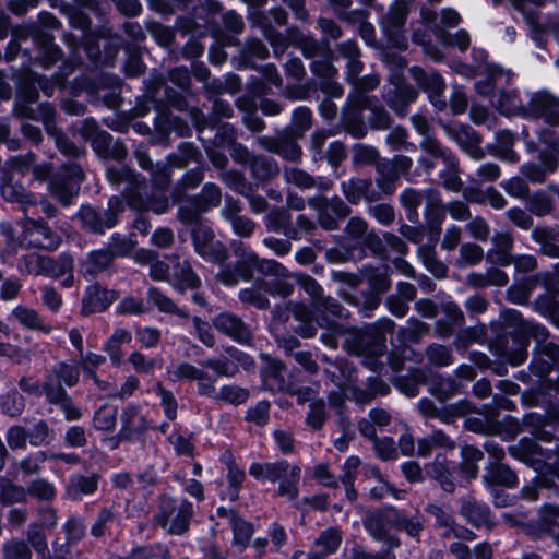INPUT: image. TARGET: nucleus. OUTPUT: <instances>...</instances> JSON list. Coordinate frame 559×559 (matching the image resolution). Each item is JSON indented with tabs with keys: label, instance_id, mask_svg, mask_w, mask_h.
Masks as SVG:
<instances>
[{
	"label": "nucleus",
	"instance_id": "obj_1",
	"mask_svg": "<svg viewBox=\"0 0 559 559\" xmlns=\"http://www.w3.org/2000/svg\"><path fill=\"white\" fill-rule=\"evenodd\" d=\"M204 259L226 265L217 275L226 285L237 284V278L250 281L253 270L266 276H274L270 281H261L264 292L273 296L288 297L293 294V284L286 281L290 276L288 270L274 260H259L257 254L246 252L243 247H195Z\"/></svg>",
	"mask_w": 559,
	"mask_h": 559
},
{
	"label": "nucleus",
	"instance_id": "obj_2",
	"mask_svg": "<svg viewBox=\"0 0 559 559\" xmlns=\"http://www.w3.org/2000/svg\"><path fill=\"white\" fill-rule=\"evenodd\" d=\"M60 27L61 22L56 15L45 10L37 14L36 21L15 25L5 47V60L13 61L21 53L31 64L50 69L63 57L53 35Z\"/></svg>",
	"mask_w": 559,
	"mask_h": 559
},
{
	"label": "nucleus",
	"instance_id": "obj_3",
	"mask_svg": "<svg viewBox=\"0 0 559 559\" xmlns=\"http://www.w3.org/2000/svg\"><path fill=\"white\" fill-rule=\"evenodd\" d=\"M117 254L122 257H133L140 264L151 265V277L154 281H170L173 286L183 293L187 288H195L199 285V278L193 273L189 262L179 261L178 255H164L159 260V254L151 249L136 247H119Z\"/></svg>",
	"mask_w": 559,
	"mask_h": 559
},
{
	"label": "nucleus",
	"instance_id": "obj_4",
	"mask_svg": "<svg viewBox=\"0 0 559 559\" xmlns=\"http://www.w3.org/2000/svg\"><path fill=\"white\" fill-rule=\"evenodd\" d=\"M79 379V367L63 361L53 365L45 374L46 402L58 406L68 421L79 420L83 416L82 409L66 390V386H75Z\"/></svg>",
	"mask_w": 559,
	"mask_h": 559
},
{
	"label": "nucleus",
	"instance_id": "obj_5",
	"mask_svg": "<svg viewBox=\"0 0 559 559\" xmlns=\"http://www.w3.org/2000/svg\"><path fill=\"white\" fill-rule=\"evenodd\" d=\"M224 10L218 0H199L187 16H179L176 26L185 35L205 37L221 33L219 16Z\"/></svg>",
	"mask_w": 559,
	"mask_h": 559
},
{
	"label": "nucleus",
	"instance_id": "obj_6",
	"mask_svg": "<svg viewBox=\"0 0 559 559\" xmlns=\"http://www.w3.org/2000/svg\"><path fill=\"white\" fill-rule=\"evenodd\" d=\"M249 474L257 480L280 481L277 493L289 501L298 498V484L301 469L298 465H290L287 461L253 463L249 467Z\"/></svg>",
	"mask_w": 559,
	"mask_h": 559
},
{
	"label": "nucleus",
	"instance_id": "obj_7",
	"mask_svg": "<svg viewBox=\"0 0 559 559\" xmlns=\"http://www.w3.org/2000/svg\"><path fill=\"white\" fill-rule=\"evenodd\" d=\"M504 322L508 326L515 329L523 336H531L535 340L536 355L547 357L551 364L559 361V345L548 341V330L538 323L525 320L516 310H506L503 314Z\"/></svg>",
	"mask_w": 559,
	"mask_h": 559
},
{
	"label": "nucleus",
	"instance_id": "obj_8",
	"mask_svg": "<svg viewBox=\"0 0 559 559\" xmlns=\"http://www.w3.org/2000/svg\"><path fill=\"white\" fill-rule=\"evenodd\" d=\"M192 516L193 506L190 501L186 499L177 501L170 496L163 495L155 521L169 534L182 535L189 530Z\"/></svg>",
	"mask_w": 559,
	"mask_h": 559
},
{
	"label": "nucleus",
	"instance_id": "obj_9",
	"mask_svg": "<svg viewBox=\"0 0 559 559\" xmlns=\"http://www.w3.org/2000/svg\"><path fill=\"white\" fill-rule=\"evenodd\" d=\"M165 85L163 78L157 79L147 85L146 97L147 100L153 103L156 116L153 124L156 134L160 140L169 138L173 131H179V126H183L188 129V123L179 116H174L170 108L164 103V100L157 99L156 94L162 86Z\"/></svg>",
	"mask_w": 559,
	"mask_h": 559
},
{
	"label": "nucleus",
	"instance_id": "obj_10",
	"mask_svg": "<svg viewBox=\"0 0 559 559\" xmlns=\"http://www.w3.org/2000/svg\"><path fill=\"white\" fill-rule=\"evenodd\" d=\"M47 79L33 71L21 73L15 82L14 111L17 116L31 112L29 105L39 99V88L45 93Z\"/></svg>",
	"mask_w": 559,
	"mask_h": 559
},
{
	"label": "nucleus",
	"instance_id": "obj_11",
	"mask_svg": "<svg viewBox=\"0 0 559 559\" xmlns=\"http://www.w3.org/2000/svg\"><path fill=\"white\" fill-rule=\"evenodd\" d=\"M524 119H544L550 127H559V98L546 90L535 92L524 108Z\"/></svg>",
	"mask_w": 559,
	"mask_h": 559
},
{
	"label": "nucleus",
	"instance_id": "obj_12",
	"mask_svg": "<svg viewBox=\"0 0 559 559\" xmlns=\"http://www.w3.org/2000/svg\"><path fill=\"white\" fill-rule=\"evenodd\" d=\"M25 266L27 272L35 276L45 275L58 278L73 271V259L68 254H61L58 260H55L34 253L25 257Z\"/></svg>",
	"mask_w": 559,
	"mask_h": 559
},
{
	"label": "nucleus",
	"instance_id": "obj_13",
	"mask_svg": "<svg viewBox=\"0 0 559 559\" xmlns=\"http://www.w3.org/2000/svg\"><path fill=\"white\" fill-rule=\"evenodd\" d=\"M385 336L376 335L366 326L364 330H353L345 340L344 348L356 356L383 355L386 350Z\"/></svg>",
	"mask_w": 559,
	"mask_h": 559
},
{
	"label": "nucleus",
	"instance_id": "obj_14",
	"mask_svg": "<svg viewBox=\"0 0 559 559\" xmlns=\"http://www.w3.org/2000/svg\"><path fill=\"white\" fill-rule=\"evenodd\" d=\"M261 358L264 365L261 368V378L263 386L271 392H286L292 395L297 394V389L287 380V370L285 365L278 360L262 354Z\"/></svg>",
	"mask_w": 559,
	"mask_h": 559
},
{
	"label": "nucleus",
	"instance_id": "obj_15",
	"mask_svg": "<svg viewBox=\"0 0 559 559\" xmlns=\"http://www.w3.org/2000/svg\"><path fill=\"white\" fill-rule=\"evenodd\" d=\"M521 338L511 335H500L491 343L492 353L507 362L518 366L525 361L527 357L526 336L521 334Z\"/></svg>",
	"mask_w": 559,
	"mask_h": 559
},
{
	"label": "nucleus",
	"instance_id": "obj_16",
	"mask_svg": "<svg viewBox=\"0 0 559 559\" xmlns=\"http://www.w3.org/2000/svg\"><path fill=\"white\" fill-rule=\"evenodd\" d=\"M168 376L171 381L178 380H195L198 381V392L204 396H214L215 380L204 371L188 362H180L168 370Z\"/></svg>",
	"mask_w": 559,
	"mask_h": 559
},
{
	"label": "nucleus",
	"instance_id": "obj_17",
	"mask_svg": "<svg viewBox=\"0 0 559 559\" xmlns=\"http://www.w3.org/2000/svg\"><path fill=\"white\" fill-rule=\"evenodd\" d=\"M213 323L217 331L240 344L250 345L253 341L251 329L236 314L223 312L214 319Z\"/></svg>",
	"mask_w": 559,
	"mask_h": 559
},
{
	"label": "nucleus",
	"instance_id": "obj_18",
	"mask_svg": "<svg viewBox=\"0 0 559 559\" xmlns=\"http://www.w3.org/2000/svg\"><path fill=\"white\" fill-rule=\"evenodd\" d=\"M460 513L473 526L487 531L493 530L496 522L492 519L489 508L473 496L461 498Z\"/></svg>",
	"mask_w": 559,
	"mask_h": 559
},
{
	"label": "nucleus",
	"instance_id": "obj_19",
	"mask_svg": "<svg viewBox=\"0 0 559 559\" xmlns=\"http://www.w3.org/2000/svg\"><path fill=\"white\" fill-rule=\"evenodd\" d=\"M13 174L4 170L0 176V193L1 197L10 203L20 204L24 211L27 206L37 205V198L34 193L26 191L24 186L19 181H14Z\"/></svg>",
	"mask_w": 559,
	"mask_h": 559
},
{
	"label": "nucleus",
	"instance_id": "obj_20",
	"mask_svg": "<svg viewBox=\"0 0 559 559\" xmlns=\"http://www.w3.org/2000/svg\"><path fill=\"white\" fill-rule=\"evenodd\" d=\"M392 83L394 90L389 93L386 104L395 114L402 116L407 107L418 99L419 92L406 81L403 74L397 75Z\"/></svg>",
	"mask_w": 559,
	"mask_h": 559
},
{
	"label": "nucleus",
	"instance_id": "obj_21",
	"mask_svg": "<svg viewBox=\"0 0 559 559\" xmlns=\"http://www.w3.org/2000/svg\"><path fill=\"white\" fill-rule=\"evenodd\" d=\"M150 424L136 406H128L121 414V429L119 440H138L148 430Z\"/></svg>",
	"mask_w": 559,
	"mask_h": 559
},
{
	"label": "nucleus",
	"instance_id": "obj_22",
	"mask_svg": "<svg viewBox=\"0 0 559 559\" xmlns=\"http://www.w3.org/2000/svg\"><path fill=\"white\" fill-rule=\"evenodd\" d=\"M118 296L116 290L102 288L99 284L90 285L82 299L81 313L90 316L95 312H103L118 299Z\"/></svg>",
	"mask_w": 559,
	"mask_h": 559
},
{
	"label": "nucleus",
	"instance_id": "obj_23",
	"mask_svg": "<svg viewBox=\"0 0 559 559\" xmlns=\"http://www.w3.org/2000/svg\"><path fill=\"white\" fill-rule=\"evenodd\" d=\"M24 239L13 245H43V240H49V245H61L62 240L57 236L44 218H27L23 226ZM7 245H10L7 242Z\"/></svg>",
	"mask_w": 559,
	"mask_h": 559
},
{
	"label": "nucleus",
	"instance_id": "obj_24",
	"mask_svg": "<svg viewBox=\"0 0 559 559\" xmlns=\"http://www.w3.org/2000/svg\"><path fill=\"white\" fill-rule=\"evenodd\" d=\"M538 141L546 145L538 154L539 165L546 174H554L559 166V135L549 128H542L538 132Z\"/></svg>",
	"mask_w": 559,
	"mask_h": 559
},
{
	"label": "nucleus",
	"instance_id": "obj_25",
	"mask_svg": "<svg viewBox=\"0 0 559 559\" xmlns=\"http://www.w3.org/2000/svg\"><path fill=\"white\" fill-rule=\"evenodd\" d=\"M442 127L448 135L457 142L463 150L469 152L475 159H481L484 157V153L479 147L481 136L471 126L461 123L456 129L445 123L442 124Z\"/></svg>",
	"mask_w": 559,
	"mask_h": 559
},
{
	"label": "nucleus",
	"instance_id": "obj_26",
	"mask_svg": "<svg viewBox=\"0 0 559 559\" xmlns=\"http://www.w3.org/2000/svg\"><path fill=\"white\" fill-rule=\"evenodd\" d=\"M317 230V224L305 214H299L296 218V225H290L288 231H286V239H276L273 237H266L263 239V245H290L289 240L298 241L302 237H309L310 245H322L319 239H312Z\"/></svg>",
	"mask_w": 559,
	"mask_h": 559
},
{
	"label": "nucleus",
	"instance_id": "obj_27",
	"mask_svg": "<svg viewBox=\"0 0 559 559\" xmlns=\"http://www.w3.org/2000/svg\"><path fill=\"white\" fill-rule=\"evenodd\" d=\"M350 396L356 404L365 405L371 403L379 396H385L391 392L390 385L380 377L367 378L362 385H354L349 389Z\"/></svg>",
	"mask_w": 559,
	"mask_h": 559
},
{
	"label": "nucleus",
	"instance_id": "obj_28",
	"mask_svg": "<svg viewBox=\"0 0 559 559\" xmlns=\"http://www.w3.org/2000/svg\"><path fill=\"white\" fill-rule=\"evenodd\" d=\"M392 506H386L376 511H367L364 519L362 525L369 535L376 539L384 538L389 532V527L392 528Z\"/></svg>",
	"mask_w": 559,
	"mask_h": 559
},
{
	"label": "nucleus",
	"instance_id": "obj_29",
	"mask_svg": "<svg viewBox=\"0 0 559 559\" xmlns=\"http://www.w3.org/2000/svg\"><path fill=\"white\" fill-rule=\"evenodd\" d=\"M99 478L98 474L90 476L72 475L64 487V498L71 501H79L84 496L93 495L98 489Z\"/></svg>",
	"mask_w": 559,
	"mask_h": 559
},
{
	"label": "nucleus",
	"instance_id": "obj_30",
	"mask_svg": "<svg viewBox=\"0 0 559 559\" xmlns=\"http://www.w3.org/2000/svg\"><path fill=\"white\" fill-rule=\"evenodd\" d=\"M392 528L405 532L409 537L419 540L425 528V518L419 510L413 515H408L405 511L392 507Z\"/></svg>",
	"mask_w": 559,
	"mask_h": 559
},
{
	"label": "nucleus",
	"instance_id": "obj_31",
	"mask_svg": "<svg viewBox=\"0 0 559 559\" xmlns=\"http://www.w3.org/2000/svg\"><path fill=\"white\" fill-rule=\"evenodd\" d=\"M455 448L456 441L451 436L442 429H433L428 436L418 439L417 455L427 457L433 450L453 451Z\"/></svg>",
	"mask_w": 559,
	"mask_h": 559
},
{
	"label": "nucleus",
	"instance_id": "obj_32",
	"mask_svg": "<svg viewBox=\"0 0 559 559\" xmlns=\"http://www.w3.org/2000/svg\"><path fill=\"white\" fill-rule=\"evenodd\" d=\"M204 179L203 169L195 167L187 170L181 178L174 185L170 198L174 204H180L185 199L192 195L187 193L188 190L195 189Z\"/></svg>",
	"mask_w": 559,
	"mask_h": 559
},
{
	"label": "nucleus",
	"instance_id": "obj_33",
	"mask_svg": "<svg viewBox=\"0 0 559 559\" xmlns=\"http://www.w3.org/2000/svg\"><path fill=\"white\" fill-rule=\"evenodd\" d=\"M495 107L497 111L504 117L523 118L524 116L525 106L522 104L520 92L516 88H501Z\"/></svg>",
	"mask_w": 559,
	"mask_h": 559
},
{
	"label": "nucleus",
	"instance_id": "obj_34",
	"mask_svg": "<svg viewBox=\"0 0 559 559\" xmlns=\"http://www.w3.org/2000/svg\"><path fill=\"white\" fill-rule=\"evenodd\" d=\"M408 73L415 81L418 88L426 94L432 92L433 90L447 88L444 78L437 70L427 72L420 66H412L408 69Z\"/></svg>",
	"mask_w": 559,
	"mask_h": 559
},
{
	"label": "nucleus",
	"instance_id": "obj_35",
	"mask_svg": "<svg viewBox=\"0 0 559 559\" xmlns=\"http://www.w3.org/2000/svg\"><path fill=\"white\" fill-rule=\"evenodd\" d=\"M488 486H502L512 488L518 484L516 474L506 464L490 463L483 476Z\"/></svg>",
	"mask_w": 559,
	"mask_h": 559
},
{
	"label": "nucleus",
	"instance_id": "obj_36",
	"mask_svg": "<svg viewBox=\"0 0 559 559\" xmlns=\"http://www.w3.org/2000/svg\"><path fill=\"white\" fill-rule=\"evenodd\" d=\"M120 514L116 507H103L99 509L96 520L91 527V534L95 538L110 534L111 531L120 526Z\"/></svg>",
	"mask_w": 559,
	"mask_h": 559
},
{
	"label": "nucleus",
	"instance_id": "obj_37",
	"mask_svg": "<svg viewBox=\"0 0 559 559\" xmlns=\"http://www.w3.org/2000/svg\"><path fill=\"white\" fill-rule=\"evenodd\" d=\"M424 216L426 223L423 225V228L428 238V242L426 245H439L442 224L445 219V206L425 207Z\"/></svg>",
	"mask_w": 559,
	"mask_h": 559
},
{
	"label": "nucleus",
	"instance_id": "obj_38",
	"mask_svg": "<svg viewBox=\"0 0 559 559\" xmlns=\"http://www.w3.org/2000/svg\"><path fill=\"white\" fill-rule=\"evenodd\" d=\"M11 316L21 325L28 330L39 331L45 334H49L51 332V326L45 323L35 309L19 305L12 310Z\"/></svg>",
	"mask_w": 559,
	"mask_h": 559
},
{
	"label": "nucleus",
	"instance_id": "obj_39",
	"mask_svg": "<svg viewBox=\"0 0 559 559\" xmlns=\"http://www.w3.org/2000/svg\"><path fill=\"white\" fill-rule=\"evenodd\" d=\"M426 473L430 478L438 481L445 492L453 493L455 491L454 477L445 459L440 460L438 455L432 463L426 466Z\"/></svg>",
	"mask_w": 559,
	"mask_h": 559
},
{
	"label": "nucleus",
	"instance_id": "obj_40",
	"mask_svg": "<svg viewBox=\"0 0 559 559\" xmlns=\"http://www.w3.org/2000/svg\"><path fill=\"white\" fill-rule=\"evenodd\" d=\"M343 540V533L338 527H328L322 531L314 540L318 550L313 551L325 559L328 556L336 552Z\"/></svg>",
	"mask_w": 559,
	"mask_h": 559
},
{
	"label": "nucleus",
	"instance_id": "obj_41",
	"mask_svg": "<svg viewBox=\"0 0 559 559\" xmlns=\"http://www.w3.org/2000/svg\"><path fill=\"white\" fill-rule=\"evenodd\" d=\"M460 390V383L453 377L435 374L429 382V392L438 401L445 402L453 397Z\"/></svg>",
	"mask_w": 559,
	"mask_h": 559
},
{
	"label": "nucleus",
	"instance_id": "obj_42",
	"mask_svg": "<svg viewBox=\"0 0 559 559\" xmlns=\"http://www.w3.org/2000/svg\"><path fill=\"white\" fill-rule=\"evenodd\" d=\"M132 334L127 329H116L104 345V350L108 354L114 365H120L123 358L122 346L132 342Z\"/></svg>",
	"mask_w": 559,
	"mask_h": 559
},
{
	"label": "nucleus",
	"instance_id": "obj_43",
	"mask_svg": "<svg viewBox=\"0 0 559 559\" xmlns=\"http://www.w3.org/2000/svg\"><path fill=\"white\" fill-rule=\"evenodd\" d=\"M249 167L252 177L261 182L273 179L280 173L277 162L273 157L266 155H254Z\"/></svg>",
	"mask_w": 559,
	"mask_h": 559
},
{
	"label": "nucleus",
	"instance_id": "obj_44",
	"mask_svg": "<svg viewBox=\"0 0 559 559\" xmlns=\"http://www.w3.org/2000/svg\"><path fill=\"white\" fill-rule=\"evenodd\" d=\"M480 74H485L486 78L475 82V92L483 97L493 96L497 88V79L504 74V69L500 64H486Z\"/></svg>",
	"mask_w": 559,
	"mask_h": 559
},
{
	"label": "nucleus",
	"instance_id": "obj_45",
	"mask_svg": "<svg viewBox=\"0 0 559 559\" xmlns=\"http://www.w3.org/2000/svg\"><path fill=\"white\" fill-rule=\"evenodd\" d=\"M429 324L416 319L411 318L407 320L406 326L397 331V338L403 345L418 344L421 338L429 334Z\"/></svg>",
	"mask_w": 559,
	"mask_h": 559
},
{
	"label": "nucleus",
	"instance_id": "obj_46",
	"mask_svg": "<svg viewBox=\"0 0 559 559\" xmlns=\"http://www.w3.org/2000/svg\"><path fill=\"white\" fill-rule=\"evenodd\" d=\"M27 502L26 488L0 477V504L14 506Z\"/></svg>",
	"mask_w": 559,
	"mask_h": 559
},
{
	"label": "nucleus",
	"instance_id": "obj_47",
	"mask_svg": "<svg viewBox=\"0 0 559 559\" xmlns=\"http://www.w3.org/2000/svg\"><path fill=\"white\" fill-rule=\"evenodd\" d=\"M264 224L267 231L283 234L286 237V231L292 225V214L286 207H274L265 215Z\"/></svg>",
	"mask_w": 559,
	"mask_h": 559
},
{
	"label": "nucleus",
	"instance_id": "obj_48",
	"mask_svg": "<svg viewBox=\"0 0 559 559\" xmlns=\"http://www.w3.org/2000/svg\"><path fill=\"white\" fill-rule=\"evenodd\" d=\"M84 126L88 132L93 133L91 140L92 148L96 154L104 157L112 144V135L108 131L100 129L93 118L86 119Z\"/></svg>",
	"mask_w": 559,
	"mask_h": 559
},
{
	"label": "nucleus",
	"instance_id": "obj_49",
	"mask_svg": "<svg viewBox=\"0 0 559 559\" xmlns=\"http://www.w3.org/2000/svg\"><path fill=\"white\" fill-rule=\"evenodd\" d=\"M190 199L195 201L203 212L206 213L221 204L222 191L216 183L206 182L203 185L201 192L193 194Z\"/></svg>",
	"mask_w": 559,
	"mask_h": 559
},
{
	"label": "nucleus",
	"instance_id": "obj_50",
	"mask_svg": "<svg viewBox=\"0 0 559 559\" xmlns=\"http://www.w3.org/2000/svg\"><path fill=\"white\" fill-rule=\"evenodd\" d=\"M509 453L520 461L533 464L539 460L538 456L542 455V448L535 440L524 438L518 444L510 447Z\"/></svg>",
	"mask_w": 559,
	"mask_h": 559
},
{
	"label": "nucleus",
	"instance_id": "obj_51",
	"mask_svg": "<svg viewBox=\"0 0 559 559\" xmlns=\"http://www.w3.org/2000/svg\"><path fill=\"white\" fill-rule=\"evenodd\" d=\"M44 527L31 523L26 530V543L35 550L39 559H49V548Z\"/></svg>",
	"mask_w": 559,
	"mask_h": 559
},
{
	"label": "nucleus",
	"instance_id": "obj_52",
	"mask_svg": "<svg viewBox=\"0 0 559 559\" xmlns=\"http://www.w3.org/2000/svg\"><path fill=\"white\" fill-rule=\"evenodd\" d=\"M147 297L148 300L153 302L160 312L175 314L183 319L189 318V313L185 309L179 308L169 297L163 294L158 288H148Z\"/></svg>",
	"mask_w": 559,
	"mask_h": 559
},
{
	"label": "nucleus",
	"instance_id": "obj_53",
	"mask_svg": "<svg viewBox=\"0 0 559 559\" xmlns=\"http://www.w3.org/2000/svg\"><path fill=\"white\" fill-rule=\"evenodd\" d=\"M221 143L228 147L229 155L236 164L250 165L252 157H254L249 148L238 142L231 134H221Z\"/></svg>",
	"mask_w": 559,
	"mask_h": 559
},
{
	"label": "nucleus",
	"instance_id": "obj_54",
	"mask_svg": "<svg viewBox=\"0 0 559 559\" xmlns=\"http://www.w3.org/2000/svg\"><path fill=\"white\" fill-rule=\"evenodd\" d=\"M27 497L39 502H51L57 497V489L53 484L45 478H36L28 483L26 487Z\"/></svg>",
	"mask_w": 559,
	"mask_h": 559
},
{
	"label": "nucleus",
	"instance_id": "obj_55",
	"mask_svg": "<svg viewBox=\"0 0 559 559\" xmlns=\"http://www.w3.org/2000/svg\"><path fill=\"white\" fill-rule=\"evenodd\" d=\"M425 354L428 362L438 368L448 367L454 362L452 349L439 343L429 344Z\"/></svg>",
	"mask_w": 559,
	"mask_h": 559
},
{
	"label": "nucleus",
	"instance_id": "obj_56",
	"mask_svg": "<svg viewBox=\"0 0 559 559\" xmlns=\"http://www.w3.org/2000/svg\"><path fill=\"white\" fill-rule=\"evenodd\" d=\"M534 310L547 317L555 325L559 326V301L551 293L540 295L534 301Z\"/></svg>",
	"mask_w": 559,
	"mask_h": 559
},
{
	"label": "nucleus",
	"instance_id": "obj_57",
	"mask_svg": "<svg viewBox=\"0 0 559 559\" xmlns=\"http://www.w3.org/2000/svg\"><path fill=\"white\" fill-rule=\"evenodd\" d=\"M373 103H377L376 96H370L365 91H355L349 93L346 99L347 107L344 115H362L365 110H369Z\"/></svg>",
	"mask_w": 559,
	"mask_h": 559
},
{
	"label": "nucleus",
	"instance_id": "obj_58",
	"mask_svg": "<svg viewBox=\"0 0 559 559\" xmlns=\"http://www.w3.org/2000/svg\"><path fill=\"white\" fill-rule=\"evenodd\" d=\"M328 402L337 416L338 426L344 432H346L350 428V419L344 393L341 390L330 392L328 395Z\"/></svg>",
	"mask_w": 559,
	"mask_h": 559
},
{
	"label": "nucleus",
	"instance_id": "obj_59",
	"mask_svg": "<svg viewBox=\"0 0 559 559\" xmlns=\"http://www.w3.org/2000/svg\"><path fill=\"white\" fill-rule=\"evenodd\" d=\"M264 288L261 282H259L257 285L241 289L239 292V300L242 304L250 305L255 307L257 309H267L270 307V301L267 297L265 296Z\"/></svg>",
	"mask_w": 559,
	"mask_h": 559
},
{
	"label": "nucleus",
	"instance_id": "obj_60",
	"mask_svg": "<svg viewBox=\"0 0 559 559\" xmlns=\"http://www.w3.org/2000/svg\"><path fill=\"white\" fill-rule=\"evenodd\" d=\"M49 190L62 206L68 207L73 203L75 193L72 185L64 177L52 178L49 182Z\"/></svg>",
	"mask_w": 559,
	"mask_h": 559
},
{
	"label": "nucleus",
	"instance_id": "obj_61",
	"mask_svg": "<svg viewBox=\"0 0 559 559\" xmlns=\"http://www.w3.org/2000/svg\"><path fill=\"white\" fill-rule=\"evenodd\" d=\"M27 436L31 445L40 447L50 444L55 432L45 419H39L27 430Z\"/></svg>",
	"mask_w": 559,
	"mask_h": 559
},
{
	"label": "nucleus",
	"instance_id": "obj_62",
	"mask_svg": "<svg viewBox=\"0 0 559 559\" xmlns=\"http://www.w3.org/2000/svg\"><path fill=\"white\" fill-rule=\"evenodd\" d=\"M0 408L5 415L16 417L21 415L25 408V399L16 389H11L5 394L1 395Z\"/></svg>",
	"mask_w": 559,
	"mask_h": 559
},
{
	"label": "nucleus",
	"instance_id": "obj_63",
	"mask_svg": "<svg viewBox=\"0 0 559 559\" xmlns=\"http://www.w3.org/2000/svg\"><path fill=\"white\" fill-rule=\"evenodd\" d=\"M326 405L323 399H314L309 403L306 424L313 430H321L328 419Z\"/></svg>",
	"mask_w": 559,
	"mask_h": 559
},
{
	"label": "nucleus",
	"instance_id": "obj_64",
	"mask_svg": "<svg viewBox=\"0 0 559 559\" xmlns=\"http://www.w3.org/2000/svg\"><path fill=\"white\" fill-rule=\"evenodd\" d=\"M3 559H32L31 546L20 538H12L2 545Z\"/></svg>",
	"mask_w": 559,
	"mask_h": 559
}]
</instances>
